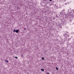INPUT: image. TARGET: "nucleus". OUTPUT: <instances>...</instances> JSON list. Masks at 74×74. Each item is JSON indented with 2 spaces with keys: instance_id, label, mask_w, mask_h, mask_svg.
Returning <instances> with one entry per match:
<instances>
[{
  "instance_id": "obj_1",
  "label": "nucleus",
  "mask_w": 74,
  "mask_h": 74,
  "mask_svg": "<svg viewBox=\"0 0 74 74\" xmlns=\"http://www.w3.org/2000/svg\"><path fill=\"white\" fill-rule=\"evenodd\" d=\"M16 33H18V32H19V30L18 29L16 30Z\"/></svg>"
},
{
  "instance_id": "obj_2",
  "label": "nucleus",
  "mask_w": 74,
  "mask_h": 74,
  "mask_svg": "<svg viewBox=\"0 0 74 74\" xmlns=\"http://www.w3.org/2000/svg\"><path fill=\"white\" fill-rule=\"evenodd\" d=\"M72 15H73V13H72L71 12V13H70V14H69V15L71 16Z\"/></svg>"
},
{
  "instance_id": "obj_3",
  "label": "nucleus",
  "mask_w": 74,
  "mask_h": 74,
  "mask_svg": "<svg viewBox=\"0 0 74 74\" xmlns=\"http://www.w3.org/2000/svg\"><path fill=\"white\" fill-rule=\"evenodd\" d=\"M41 70L42 71H44V69H41Z\"/></svg>"
},
{
  "instance_id": "obj_4",
  "label": "nucleus",
  "mask_w": 74,
  "mask_h": 74,
  "mask_svg": "<svg viewBox=\"0 0 74 74\" xmlns=\"http://www.w3.org/2000/svg\"><path fill=\"white\" fill-rule=\"evenodd\" d=\"M5 62H6L7 63L8 62V61L7 60H5Z\"/></svg>"
},
{
  "instance_id": "obj_5",
  "label": "nucleus",
  "mask_w": 74,
  "mask_h": 74,
  "mask_svg": "<svg viewBox=\"0 0 74 74\" xmlns=\"http://www.w3.org/2000/svg\"><path fill=\"white\" fill-rule=\"evenodd\" d=\"M16 31V30L15 29H14V31H13V32H15Z\"/></svg>"
},
{
  "instance_id": "obj_6",
  "label": "nucleus",
  "mask_w": 74,
  "mask_h": 74,
  "mask_svg": "<svg viewBox=\"0 0 74 74\" xmlns=\"http://www.w3.org/2000/svg\"><path fill=\"white\" fill-rule=\"evenodd\" d=\"M15 58H16V59H18V57H16V56H15Z\"/></svg>"
},
{
  "instance_id": "obj_7",
  "label": "nucleus",
  "mask_w": 74,
  "mask_h": 74,
  "mask_svg": "<svg viewBox=\"0 0 74 74\" xmlns=\"http://www.w3.org/2000/svg\"><path fill=\"white\" fill-rule=\"evenodd\" d=\"M42 60H44V57H42Z\"/></svg>"
},
{
  "instance_id": "obj_8",
  "label": "nucleus",
  "mask_w": 74,
  "mask_h": 74,
  "mask_svg": "<svg viewBox=\"0 0 74 74\" xmlns=\"http://www.w3.org/2000/svg\"><path fill=\"white\" fill-rule=\"evenodd\" d=\"M56 69H57V70H58V69L57 67H56Z\"/></svg>"
},
{
  "instance_id": "obj_9",
  "label": "nucleus",
  "mask_w": 74,
  "mask_h": 74,
  "mask_svg": "<svg viewBox=\"0 0 74 74\" xmlns=\"http://www.w3.org/2000/svg\"><path fill=\"white\" fill-rule=\"evenodd\" d=\"M47 74H49V73H47Z\"/></svg>"
},
{
  "instance_id": "obj_10",
  "label": "nucleus",
  "mask_w": 74,
  "mask_h": 74,
  "mask_svg": "<svg viewBox=\"0 0 74 74\" xmlns=\"http://www.w3.org/2000/svg\"><path fill=\"white\" fill-rule=\"evenodd\" d=\"M24 30H26V28H24Z\"/></svg>"
},
{
  "instance_id": "obj_11",
  "label": "nucleus",
  "mask_w": 74,
  "mask_h": 74,
  "mask_svg": "<svg viewBox=\"0 0 74 74\" xmlns=\"http://www.w3.org/2000/svg\"><path fill=\"white\" fill-rule=\"evenodd\" d=\"M52 0H49V1H52Z\"/></svg>"
},
{
  "instance_id": "obj_12",
  "label": "nucleus",
  "mask_w": 74,
  "mask_h": 74,
  "mask_svg": "<svg viewBox=\"0 0 74 74\" xmlns=\"http://www.w3.org/2000/svg\"><path fill=\"white\" fill-rule=\"evenodd\" d=\"M21 56H23V55H22Z\"/></svg>"
},
{
  "instance_id": "obj_13",
  "label": "nucleus",
  "mask_w": 74,
  "mask_h": 74,
  "mask_svg": "<svg viewBox=\"0 0 74 74\" xmlns=\"http://www.w3.org/2000/svg\"><path fill=\"white\" fill-rule=\"evenodd\" d=\"M63 12L62 11L61 12Z\"/></svg>"
}]
</instances>
